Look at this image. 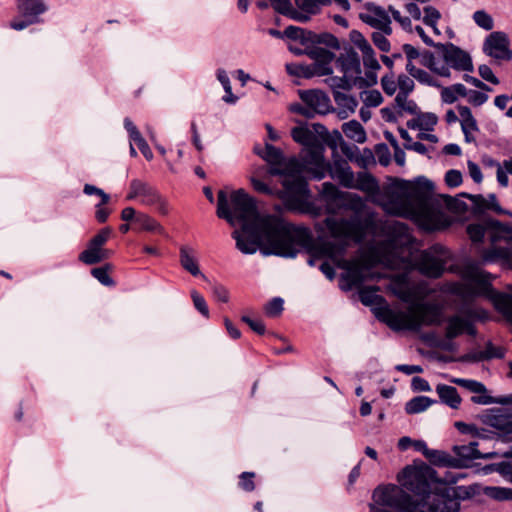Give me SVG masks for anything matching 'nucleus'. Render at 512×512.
<instances>
[{"label": "nucleus", "mask_w": 512, "mask_h": 512, "mask_svg": "<svg viewBox=\"0 0 512 512\" xmlns=\"http://www.w3.org/2000/svg\"><path fill=\"white\" fill-rule=\"evenodd\" d=\"M508 174L512 175V157L503 160L497 171V182L503 188L509 185Z\"/></svg>", "instance_id": "nucleus-44"}, {"label": "nucleus", "mask_w": 512, "mask_h": 512, "mask_svg": "<svg viewBox=\"0 0 512 512\" xmlns=\"http://www.w3.org/2000/svg\"><path fill=\"white\" fill-rule=\"evenodd\" d=\"M212 295L216 301L222 303H227L230 299L229 290L221 284H215L212 287Z\"/></svg>", "instance_id": "nucleus-56"}, {"label": "nucleus", "mask_w": 512, "mask_h": 512, "mask_svg": "<svg viewBox=\"0 0 512 512\" xmlns=\"http://www.w3.org/2000/svg\"><path fill=\"white\" fill-rule=\"evenodd\" d=\"M290 50L295 54H306L311 60H313L312 64L295 65L293 70L291 66H288L287 68L290 73L305 78L332 74V63L335 55L328 49L320 46L319 44H310L303 49L290 46Z\"/></svg>", "instance_id": "nucleus-11"}, {"label": "nucleus", "mask_w": 512, "mask_h": 512, "mask_svg": "<svg viewBox=\"0 0 512 512\" xmlns=\"http://www.w3.org/2000/svg\"><path fill=\"white\" fill-rule=\"evenodd\" d=\"M408 96H409V93L398 92L395 97L396 106L405 112H408L410 114H415L418 110V106L415 103V101L409 99Z\"/></svg>", "instance_id": "nucleus-43"}, {"label": "nucleus", "mask_w": 512, "mask_h": 512, "mask_svg": "<svg viewBox=\"0 0 512 512\" xmlns=\"http://www.w3.org/2000/svg\"><path fill=\"white\" fill-rule=\"evenodd\" d=\"M479 75L486 81L497 85L499 84V79L494 75L492 69L487 65H480L478 68Z\"/></svg>", "instance_id": "nucleus-63"}, {"label": "nucleus", "mask_w": 512, "mask_h": 512, "mask_svg": "<svg viewBox=\"0 0 512 512\" xmlns=\"http://www.w3.org/2000/svg\"><path fill=\"white\" fill-rule=\"evenodd\" d=\"M335 66L341 76H330L325 80L333 90H350L354 86L365 87L364 77H361L360 58L353 49H346L335 60Z\"/></svg>", "instance_id": "nucleus-10"}, {"label": "nucleus", "mask_w": 512, "mask_h": 512, "mask_svg": "<svg viewBox=\"0 0 512 512\" xmlns=\"http://www.w3.org/2000/svg\"><path fill=\"white\" fill-rule=\"evenodd\" d=\"M342 131L348 139L360 144L364 143L367 139L365 129L356 120L343 123Z\"/></svg>", "instance_id": "nucleus-35"}, {"label": "nucleus", "mask_w": 512, "mask_h": 512, "mask_svg": "<svg viewBox=\"0 0 512 512\" xmlns=\"http://www.w3.org/2000/svg\"><path fill=\"white\" fill-rule=\"evenodd\" d=\"M271 5L280 14L299 22H306L308 17L292 6L290 0H271Z\"/></svg>", "instance_id": "nucleus-32"}, {"label": "nucleus", "mask_w": 512, "mask_h": 512, "mask_svg": "<svg viewBox=\"0 0 512 512\" xmlns=\"http://www.w3.org/2000/svg\"><path fill=\"white\" fill-rule=\"evenodd\" d=\"M284 36L287 38L298 41L304 48L310 44H326L333 48L339 47V42L336 37L330 34L316 35L312 32L305 31L299 27L289 26L284 30Z\"/></svg>", "instance_id": "nucleus-19"}, {"label": "nucleus", "mask_w": 512, "mask_h": 512, "mask_svg": "<svg viewBox=\"0 0 512 512\" xmlns=\"http://www.w3.org/2000/svg\"><path fill=\"white\" fill-rule=\"evenodd\" d=\"M359 18L370 27L392 34L391 18L388 12L381 6L374 3H365L359 12Z\"/></svg>", "instance_id": "nucleus-16"}, {"label": "nucleus", "mask_w": 512, "mask_h": 512, "mask_svg": "<svg viewBox=\"0 0 512 512\" xmlns=\"http://www.w3.org/2000/svg\"><path fill=\"white\" fill-rule=\"evenodd\" d=\"M179 261L182 268L193 276H200L197 254L194 248L182 245L179 249Z\"/></svg>", "instance_id": "nucleus-27"}, {"label": "nucleus", "mask_w": 512, "mask_h": 512, "mask_svg": "<svg viewBox=\"0 0 512 512\" xmlns=\"http://www.w3.org/2000/svg\"><path fill=\"white\" fill-rule=\"evenodd\" d=\"M467 168H468V173H469L470 177L473 179V181L478 184L481 183L483 180V175H482L481 169L478 166V164H476L473 161H468Z\"/></svg>", "instance_id": "nucleus-64"}, {"label": "nucleus", "mask_w": 512, "mask_h": 512, "mask_svg": "<svg viewBox=\"0 0 512 512\" xmlns=\"http://www.w3.org/2000/svg\"><path fill=\"white\" fill-rule=\"evenodd\" d=\"M217 216L231 225L239 224L243 233L234 231L237 248L244 254H253L260 243L269 252L283 257H295L311 240V232L304 226L286 222L282 217L260 214L255 200L243 190L218 192Z\"/></svg>", "instance_id": "nucleus-2"}, {"label": "nucleus", "mask_w": 512, "mask_h": 512, "mask_svg": "<svg viewBox=\"0 0 512 512\" xmlns=\"http://www.w3.org/2000/svg\"><path fill=\"white\" fill-rule=\"evenodd\" d=\"M472 18L478 27H480L486 31H490L494 27V20H493L492 16L489 13H487L485 10L475 11Z\"/></svg>", "instance_id": "nucleus-45"}, {"label": "nucleus", "mask_w": 512, "mask_h": 512, "mask_svg": "<svg viewBox=\"0 0 512 512\" xmlns=\"http://www.w3.org/2000/svg\"><path fill=\"white\" fill-rule=\"evenodd\" d=\"M304 104L309 107L312 115L326 114L331 110V101L327 94L319 90H308L300 92Z\"/></svg>", "instance_id": "nucleus-22"}, {"label": "nucleus", "mask_w": 512, "mask_h": 512, "mask_svg": "<svg viewBox=\"0 0 512 512\" xmlns=\"http://www.w3.org/2000/svg\"><path fill=\"white\" fill-rule=\"evenodd\" d=\"M401 485L414 493L411 497L395 485L378 487L373 498L379 505L399 509L402 512H459L460 503L454 488L445 486L436 472L427 465L406 467L399 477Z\"/></svg>", "instance_id": "nucleus-3"}, {"label": "nucleus", "mask_w": 512, "mask_h": 512, "mask_svg": "<svg viewBox=\"0 0 512 512\" xmlns=\"http://www.w3.org/2000/svg\"><path fill=\"white\" fill-rule=\"evenodd\" d=\"M325 226L330 235L339 240L340 243L338 245L324 244L321 249L322 255L330 258L337 267L345 270L340 280L343 290L359 288L365 279L366 269L358 265L357 260L344 259L343 254L350 241L362 242L365 236L364 225L356 218L335 219L328 217L325 219Z\"/></svg>", "instance_id": "nucleus-6"}, {"label": "nucleus", "mask_w": 512, "mask_h": 512, "mask_svg": "<svg viewBox=\"0 0 512 512\" xmlns=\"http://www.w3.org/2000/svg\"><path fill=\"white\" fill-rule=\"evenodd\" d=\"M377 287H363L359 290L360 301L365 306H371L376 318L392 330L419 331L423 326L440 325L442 322L441 309L432 303L413 301V293L407 287L394 289V294L403 302L409 303L406 311L391 308L385 299L379 295Z\"/></svg>", "instance_id": "nucleus-5"}, {"label": "nucleus", "mask_w": 512, "mask_h": 512, "mask_svg": "<svg viewBox=\"0 0 512 512\" xmlns=\"http://www.w3.org/2000/svg\"><path fill=\"white\" fill-rule=\"evenodd\" d=\"M483 51L497 60L510 61L512 59L508 36L502 31L492 32L486 37L483 43Z\"/></svg>", "instance_id": "nucleus-18"}, {"label": "nucleus", "mask_w": 512, "mask_h": 512, "mask_svg": "<svg viewBox=\"0 0 512 512\" xmlns=\"http://www.w3.org/2000/svg\"><path fill=\"white\" fill-rule=\"evenodd\" d=\"M450 257L451 253L448 249L435 245L421 253L417 266L422 274L437 278L442 275Z\"/></svg>", "instance_id": "nucleus-14"}, {"label": "nucleus", "mask_w": 512, "mask_h": 512, "mask_svg": "<svg viewBox=\"0 0 512 512\" xmlns=\"http://www.w3.org/2000/svg\"><path fill=\"white\" fill-rule=\"evenodd\" d=\"M363 63L367 69L364 77V85L369 87L377 83V71L380 70L381 66L375 56V52L372 49L362 53Z\"/></svg>", "instance_id": "nucleus-28"}, {"label": "nucleus", "mask_w": 512, "mask_h": 512, "mask_svg": "<svg viewBox=\"0 0 512 512\" xmlns=\"http://www.w3.org/2000/svg\"><path fill=\"white\" fill-rule=\"evenodd\" d=\"M194 307L205 317L209 318V308L204 297L196 290L191 291Z\"/></svg>", "instance_id": "nucleus-49"}, {"label": "nucleus", "mask_w": 512, "mask_h": 512, "mask_svg": "<svg viewBox=\"0 0 512 512\" xmlns=\"http://www.w3.org/2000/svg\"><path fill=\"white\" fill-rule=\"evenodd\" d=\"M423 22L425 25L431 27L433 32L437 35L440 34V31L437 27V24L441 18V13L433 6H426L423 10Z\"/></svg>", "instance_id": "nucleus-40"}, {"label": "nucleus", "mask_w": 512, "mask_h": 512, "mask_svg": "<svg viewBox=\"0 0 512 512\" xmlns=\"http://www.w3.org/2000/svg\"><path fill=\"white\" fill-rule=\"evenodd\" d=\"M453 383L468 389L471 392H483L486 391V387L475 380H467L462 378H455L452 380Z\"/></svg>", "instance_id": "nucleus-51"}, {"label": "nucleus", "mask_w": 512, "mask_h": 512, "mask_svg": "<svg viewBox=\"0 0 512 512\" xmlns=\"http://www.w3.org/2000/svg\"><path fill=\"white\" fill-rule=\"evenodd\" d=\"M433 189V183L424 177L398 180L381 206L386 213L410 219L425 231L442 230L452 221L441 209Z\"/></svg>", "instance_id": "nucleus-4"}, {"label": "nucleus", "mask_w": 512, "mask_h": 512, "mask_svg": "<svg viewBox=\"0 0 512 512\" xmlns=\"http://www.w3.org/2000/svg\"><path fill=\"white\" fill-rule=\"evenodd\" d=\"M461 195L471 200L473 210L475 212L482 213L486 210H492L497 214H503L505 212V210L499 205L495 194H489L487 197L467 193H463Z\"/></svg>", "instance_id": "nucleus-24"}, {"label": "nucleus", "mask_w": 512, "mask_h": 512, "mask_svg": "<svg viewBox=\"0 0 512 512\" xmlns=\"http://www.w3.org/2000/svg\"><path fill=\"white\" fill-rule=\"evenodd\" d=\"M253 478H254V473L243 472L240 475V481H239L240 487L248 492L254 490L255 486H254Z\"/></svg>", "instance_id": "nucleus-62"}, {"label": "nucleus", "mask_w": 512, "mask_h": 512, "mask_svg": "<svg viewBox=\"0 0 512 512\" xmlns=\"http://www.w3.org/2000/svg\"><path fill=\"white\" fill-rule=\"evenodd\" d=\"M463 281L457 292L465 297H484L489 300L495 309L501 313L506 321L512 325V296L497 292L492 282L495 277L483 270L479 263L467 260L462 264L451 267Z\"/></svg>", "instance_id": "nucleus-7"}, {"label": "nucleus", "mask_w": 512, "mask_h": 512, "mask_svg": "<svg viewBox=\"0 0 512 512\" xmlns=\"http://www.w3.org/2000/svg\"><path fill=\"white\" fill-rule=\"evenodd\" d=\"M360 99L365 106L373 108L378 107L383 102L382 94L375 89L362 91Z\"/></svg>", "instance_id": "nucleus-42"}, {"label": "nucleus", "mask_w": 512, "mask_h": 512, "mask_svg": "<svg viewBox=\"0 0 512 512\" xmlns=\"http://www.w3.org/2000/svg\"><path fill=\"white\" fill-rule=\"evenodd\" d=\"M467 234L472 242L480 243L487 234V224L485 226L482 224H469L467 226Z\"/></svg>", "instance_id": "nucleus-46"}, {"label": "nucleus", "mask_w": 512, "mask_h": 512, "mask_svg": "<svg viewBox=\"0 0 512 512\" xmlns=\"http://www.w3.org/2000/svg\"><path fill=\"white\" fill-rule=\"evenodd\" d=\"M432 404V400L426 396H417L406 403L405 411L408 414H416L425 411Z\"/></svg>", "instance_id": "nucleus-39"}, {"label": "nucleus", "mask_w": 512, "mask_h": 512, "mask_svg": "<svg viewBox=\"0 0 512 512\" xmlns=\"http://www.w3.org/2000/svg\"><path fill=\"white\" fill-rule=\"evenodd\" d=\"M283 304L284 302L281 298H273L265 306L266 314L271 317L278 316L283 310Z\"/></svg>", "instance_id": "nucleus-54"}, {"label": "nucleus", "mask_w": 512, "mask_h": 512, "mask_svg": "<svg viewBox=\"0 0 512 512\" xmlns=\"http://www.w3.org/2000/svg\"><path fill=\"white\" fill-rule=\"evenodd\" d=\"M112 265L106 264L102 267H96L91 270V274L96 278L102 285L112 287L115 285V281L110 276Z\"/></svg>", "instance_id": "nucleus-41"}, {"label": "nucleus", "mask_w": 512, "mask_h": 512, "mask_svg": "<svg viewBox=\"0 0 512 512\" xmlns=\"http://www.w3.org/2000/svg\"><path fill=\"white\" fill-rule=\"evenodd\" d=\"M478 395L472 396L471 401L475 404L481 405H489V404H499L512 406V393L508 395L492 397L487 394V390L483 392H475Z\"/></svg>", "instance_id": "nucleus-36"}, {"label": "nucleus", "mask_w": 512, "mask_h": 512, "mask_svg": "<svg viewBox=\"0 0 512 512\" xmlns=\"http://www.w3.org/2000/svg\"><path fill=\"white\" fill-rule=\"evenodd\" d=\"M466 99L471 105L477 107L483 105L488 100V96L480 91L469 90Z\"/></svg>", "instance_id": "nucleus-57"}, {"label": "nucleus", "mask_w": 512, "mask_h": 512, "mask_svg": "<svg viewBox=\"0 0 512 512\" xmlns=\"http://www.w3.org/2000/svg\"><path fill=\"white\" fill-rule=\"evenodd\" d=\"M333 97L337 105V116L339 119H346L355 112L358 106V101L355 97L337 91V89L333 90Z\"/></svg>", "instance_id": "nucleus-26"}, {"label": "nucleus", "mask_w": 512, "mask_h": 512, "mask_svg": "<svg viewBox=\"0 0 512 512\" xmlns=\"http://www.w3.org/2000/svg\"><path fill=\"white\" fill-rule=\"evenodd\" d=\"M485 494L490 498L498 501L508 500L509 488L505 487H487Z\"/></svg>", "instance_id": "nucleus-52"}, {"label": "nucleus", "mask_w": 512, "mask_h": 512, "mask_svg": "<svg viewBox=\"0 0 512 512\" xmlns=\"http://www.w3.org/2000/svg\"><path fill=\"white\" fill-rule=\"evenodd\" d=\"M321 197L326 203L328 212H334L349 203L353 209H359L363 206V200L356 194L340 191L334 184L325 182L322 185Z\"/></svg>", "instance_id": "nucleus-15"}, {"label": "nucleus", "mask_w": 512, "mask_h": 512, "mask_svg": "<svg viewBox=\"0 0 512 512\" xmlns=\"http://www.w3.org/2000/svg\"><path fill=\"white\" fill-rule=\"evenodd\" d=\"M479 441H472L468 445L461 446L460 454L473 459H491L496 456L494 452H482L478 449Z\"/></svg>", "instance_id": "nucleus-38"}, {"label": "nucleus", "mask_w": 512, "mask_h": 512, "mask_svg": "<svg viewBox=\"0 0 512 512\" xmlns=\"http://www.w3.org/2000/svg\"><path fill=\"white\" fill-rule=\"evenodd\" d=\"M298 11L305 14L308 19L309 15L317 14L322 7L329 6L330 0H295Z\"/></svg>", "instance_id": "nucleus-37"}, {"label": "nucleus", "mask_w": 512, "mask_h": 512, "mask_svg": "<svg viewBox=\"0 0 512 512\" xmlns=\"http://www.w3.org/2000/svg\"><path fill=\"white\" fill-rule=\"evenodd\" d=\"M414 78L406 75L400 74L398 76V92L400 93H412L415 87Z\"/></svg>", "instance_id": "nucleus-53"}, {"label": "nucleus", "mask_w": 512, "mask_h": 512, "mask_svg": "<svg viewBox=\"0 0 512 512\" xmlns=\"http://www.w3.org/2000/svg\"><path fill=\"white\" fill-rule=\"evenodd\" d=\"M438 52H425L421 64L442 78H451V69L457 72H472L473 62L470 54L453 43L437 45Z\"/></svg>", "instance_id": "nucleus-8"}, {"label": "nucleus", "mask_w": 512, "mask_h": 512, "mask_svg": "<svg viewBox=\"0 0 512 512\" xmlns=\"http://www.w3.org/2000/svg\"><path fill=\"white\" fill-rule=\"evenodd\" d=\"M487 235L489 237L491 247L482 253L483 262L501 261L504 266H512V249L508 246L501 247L497 243H512V225L500 222L498 220H490L487 222Z\"/></svg>", "instance_id": "nucleus-12"}, {"label": "nucleus", "mask_w": 512, "mask_h": 512, "mask_svg": "<svg viewBox=\"0 0 512 512\" xmlns=\"http://www.w3.org/2000/svg\"><path fill=\"white\" fill-rule=\"evenodd\" d=\"M112 234V229L110 227H105L101 229L91 240L90 242L93 243L94 246L101 247L106 244L108 239L110 238Z\"/></svg>", "instance_id": "nucleus-55"}, {"label": "nucleus", "mask_w": 512, "mask_h": 512, "mask_svg": "<svg viewBox=\"0 0 512 512\" xmlns=\"http://www.w3.org/2000/svg\"><path fill=\"white\" fill-rule=\"evenodd\" d=\"M323 166L325 176L329 175L345 188L356 189L369 196L379 193L380 187L375 177L366 171L358 172L355 175L347 160L343 158L334 159L332 164H330L323 157Z\"/></svg>", "instance_id": "nucleus-9"}, {"label": "nucleus", "mask_w": 512, "mask_h": 512, "mask_svg": "<svg viewBox=\"0 0 512 512\" xmlns=\"http://www.w3.org/2000/svg\"><path fill=\"white\" fill-rule=\"evenodd\" d=\"M83 192L86 195H97L101 198L102 204H108L110 200V196L105 193L102 189L91 185V184H85L83 188Z\"/></svg>", "instance_id": "nucleus-59"}, {"label": "nucleus", "mask_w": 512, "mask_h": 512, "mask_svg": "<svg viewBox=\"0 0 512 512\" xmlns=\"http://www.w3.org/2000/svg\"><path fill=\"white\" fill-rule=\"evenodd\" d=\"M445 182L449 187H458L462 183V174L458 170L451 169L446 172Z\"/></svg>", "instance_id": "nucleus-61"}, {"label": "nucleus", "mask_w": 512, "mask_h": 512, "mask_svg": "<svg viewBox=\"0 0 512 512\" xmlns=\"http://www.w3.org/2000/svg\"><path fill=\"white\" fill-rule=\"evenodd\" d=\"M489 313L482 309H468L465 313H458L446 319L445 338L455 339L463 334L476 336L475 320H487Z\"/></svg>", "instance_id": "nucleus-13"}, {"label": "nucleus", "mask_w": 512, "mask_h": 512, "mask_svg": "<svg viewBox=\"0 0 512 512\" xmlns=\"http://www.w3.org/2000/svg\"><path fill=\"white\" fill-rule=\"evenodd\" d=\"M457 110L465 141L468 143L474 142L476 138L475 135L479 129L470 108L467 106H458Z\"/></svg>", "instance_id": "nucleus-25"}, {"label": "nucleus", "mask_w": 512, "mask_h": 512, "mask_svg": "<svg viewBox=\"0 0 512 512\" xmlns=\"http://www.w3.org/2000/svg\"><path fill=\"white\" fill-rule=\"evenodd\" d=\"M437 124V117L433 113H421L407 122V126L413 130L431 131Z\"/></svg>", "instance_id": "nucleus-34"}, {"label": "nucleus", "mask_w": 512, "mask_h": 512, "mask_svg": "<svg viewBox=\"0 0 512 512\" xmlns=\"http://www.w3.org/2000/svg\"><path fill=\"white\" fill-rule=\"evenodd\" d=\"M390 34H386L385 32H382L380 30L375 31L371 34V39L374 45L382 52H389L391 45L390 41L388 40L387 36Z\"/></svg>", "instance_id": "nucleus-47"}, {"label": "nucleus", "mask_w": 512, "mask_h": 512, "mask_svg": "<svg viewBox=\"0 0 512 512\" xmlns=\"http://www.w3.org/2000/svg\"><path fill=\"white\" fill-rule=\"evenodd\" d=\"M112 252L108 249L94 246L89 241L87 248L79 255V260L87 265H93L108 259Z\"/></svg>", "instance_id": "nucleus-29"}, {"label": "nucleus", "mask_w": 512, "mask_h": 512, "mask_svg": "<svg viewBox=\"0 0 512 512\" xmlns=\"http://www.w3.org/2000/svg\"><path fill=\"white\" fill-rule=\"evenodd\" d=\"M436 392L443 403L453 409H457L460 406L461 398L455 387L440 384L436 387Z\"/></svg>", "instance_id": "nucleus-33"}, {"label": "nucleus", "mask_w": 512, "mask_h": 512, "mask_svg": "<svg viewBox=\"0 0 512 512\" xmlns=\"http://www.w3.org/2000/svg\"><path fill=\"white\" fill-rule=\"evenodd\" d=\"M441 198L444 200L446 207L450 210H454L459 213L465 212L467 210L466 204L456 198H452V197L444 196V195L441 196Z\"/></svg>", "instance_id": "nucleus-58"}, {"label": "nucleus", "mask_w": 512, "mask_h": 512, "mask_svg": "<svg viewBox=\"0 0 512 512\" xmlns=\"http://www.w3.org/2000/svg\"><path fill=\"white\" fill-rule=\"evenodd\" d=\"M481 421L495 430L499 437H507L512 434V413L502 408L486 410L481 416Z\"/></svg>", "instance_id": "nucleus-17"}, {"label": "nucleus", "mask_w": 512, "mask_h": 512, "mask_svg": "<svg viewBox=\"0 0 512 512\" xmlns=\"http://www.w3.org/2000/svg\"><path fill=\"white\" fill-rule=\"evenodd\" d=\"M381 87L387 95L392 96L398 90V79L395 80L393 73L384 75L381 78Z\"/></svg>", "instance_id": "nucleus-48"}, {"label": "nucleus", "mask_w": 512, "mask_h": 512, "mask_svg": "<svg viewBox=\"0 0 512 512\" xmlns=\"http://www.w3.org/2000/svg\"><path fill=\"white\" fill-rule=\"evenodd\" d=\"M505 355L504 349L496 347L492 343H488L485 349L480 352L479 360H487L492 358H503Z\"/></svg>", "instance_id": "nucleus-50"}, {"label": "nucleus", "mask_w": 512, "mask_h": 512, "mask_svg": "<svg viewBox=\"0 0 512 512\" xmlns=\"http://www.w3.org/2000/svg\"><path fill=\"white\" fill-rule=\"evenodd\" d=\"M16 3L18 13L30 23H37L47 10L44 0H16Z\"/></svg>", "instance_id": "nucleus-23"}, {"label": "nucleus", "mask_w": 512, "mask_h": 512, "mask_svg": "<svg viewBox=\"0 0 512 512\" xmlns=\"http://www.w3.org/2000/svg\"><path fill=\"white\" fill-rule=\"evenodd\" d=\"M291 136L295 142L303 146L301 162L295 157L285 158L280 149L270 144H266L263 149L255 148L256 153L269 165L268 173L282 178V189L260 179L264 168L252 173L251 185L257 193L280 199L290 211L318 216L320 209L309 200L310 191L302 173L306 170L317 180L325 177V148L314 132L306 126L294 127Z\"/></svg>", "instance_id": "nucleus-1"}, {"label": "nucleus", "mask_w": 512, "mask_h": 512, "mask_svg": "<svg viewBox=\"0 0 512 512\" xmlns=\"http://www.w3.org/2000/svg\"><path fill=\"white\" fill-rule=\"evenodd\" d=\"M378 261L392 268L407 267L406 261L401 255L408 250L403 245H398L397 239H391L377 248Z\"/></svg>", "instance_id": "nucleus-20"}, {"label": "nucleus", "mask_w": 512, "mask_h": 512, "mask_svg": "<svg viewBox=\"0 0 512 512\" xmlns=\"http://www.w3.org/2000/svg\"><path fill=\"white\" fill-rule=\"evenodd\" d=\"M133 229L136 232L165 234L164 227L155 218L143 212L138 213Z\"/></svg>", "instance_id": "nucleus-31"}, {"label": "nucleus", "mask_w": 512, "mask_h": 512, "mask_svg": "<svg viewBox=\"0 0 512 512\" xmlns=\"http://www.w3.org/2000/svg\"><path fill=\"white\" fill-rule=\"evenodd\" d=\"M406 71L409 75L417 80L420 84L431 86V87H441V83L439 82V77L433 72H428L424 69L416 67L413 63L406 64Z\"/></svg>", "instance_id": "nucleus-30"}, {"label": "nucleus", "mask_w": 512, "mask_h": 512, "mask_svg": "<svg viewBox=\"0 0 512 512\" xmlns=\"http://www.w3.org/2000/svg\"><path fill=\"white\" fill-rule=\"evenodd\" d=\"M126 199H139L141 204L152 206L156 201H159V193L149 184L134 179L130 183L129 192L126 196Z\"/></svg>", "instance_id": "nucleus-21"}, {"label": "nucleus", "mask_w": 512, "mask_h": 512, "mask_svg": "<svg viewBox=\"0 0 512 512\" xmlns=\"http://www.w3.org/2000/svg\"><path fill=\"white\" fill-rule=\"evenodd\" d=\"M242 321L246 323L254 332L259 335L265 333V325L260 319H252L249 316H242Z\"/></svg>", "instance_id": "nucleus-60"}]
</instances>
